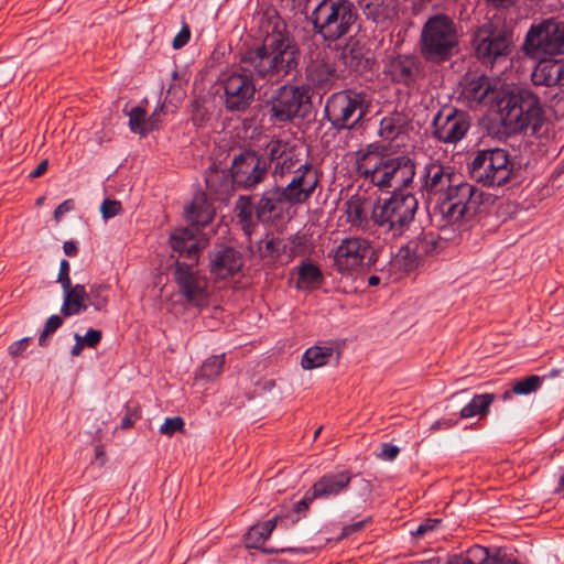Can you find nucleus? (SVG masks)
<instances>
[{"instance_id": "obj_1", "label": "nucleus", "mask_w": 564, "mask_h": 564, "mask_svg": "<svg viewBox=\"0 0 564 564\" xmlns=\"http://www.w3.org/2000/svg\"><path fill=\"white\" fill-rule=\"evenodd\" d=\"M357 169L366 180L381 189L408 187L415 176V165L410 158L387 154L376 144L358 151Z\"/></svg>"}, {"instance_id": "obj_2", "label": "nucleus", "mask_w": 564, "mask_h": 564, "mask_svg": "<svg viewBox=\"0 0 564 564\" xmlns=\"http://www.w3.org/2000/svg\"><path fill=\"white\" fill-rule=\"evenodd\" d=\"M248 59L254 74L276 80L296 68L299 50L289 35L276 33L269 35L263 46L249 52Z\"/></svg>"}, {"instance_id": "obj_3", "label": "nucleus", "mask_w": 564, "mask_h": 564, "mask_svg": "<svg viewBox=\"0 0 564 564\" xmlns=\"http://www.w3.org/2000/svg\"><path fill=\"white\" fill-rule=\"evenodd\" d=\"M458 42V28L446 14L432 15L422 28L421 53L426 61L440 63L448 59L456 53Z\"/></svg>"}, {"instance_id": "obj_4", "label": "nucleus", "mask_w": 564, "mask_h": 564, "mask_svg": "<svg viewBox=\"0 0 564 564\" xmlns=\"http://www.w3.org/2000/svg\"><path fill=\"white\" fill-rule=\"evenodd\" d=\"M356 20L354 7L347 0H321L312 12L315 30L332 42L346 35Z\"/></svg>"}, {"instance_id": "obj_5", "label": "nucleus", "mask_w": 564, "mask_h": 564, "mask_svg": "<svg viewBox=\"0 0 564 564\" xmlns=\"http://www.w3.org/2000/svg\"><path fill=\"white\" fill-rule=\"evenodd\" d=\"M417 205L413 194L394 193L390 198L377 202L375 225L393 237L401 236L413 221Z\"/></svg>"}, {"instance_id": "obj_6", "label": "nucleus", "mask_w": 564, "mask_h": 564, "mask_svg": "<svg viewBox=\"0 0 564 564\" xmlns=\"http://www.w3.org/2000/svg\"><path fill=\"white\" fill-rule=\"evenodd\" d=\"M503 122L514 131L535 133L543 122V110L539 98L528 89L512 94L505 107Z\"/></svg>"}, {"instance_id": "obj_7", "label": "nucleus", "mask_w": 564, "mask_h": 564, "mask_svg": "<svg viewBox=\"0 0 564 564\" xmlns=\"http://www.w3.org/2000/svg\"><path fill=\"white\" fill-rule=\"evenodd\" d=\"M469 172L477 183L488 187L501 186L512 175V163L506 150H482L473 159Z\"/></svg>"}, {"instance_id": "obj_8", "label": "nucleus", "mask_w": 564, "mask_h": 564, "mask_svg": "<svg viewBox=\"0 0 564 564\" xmlns=\"http://www.w3.org/2000/svg\"><path fill=\"white\" fill-rule=\"evenodd\" d=\"M525 53L534 58L564 53V22L554 18L534 23L524 41Z\"/></svg>"}, {"instance_id": "obj_9", "label": "nucleus", "mask_w": 564, "mask_h": 564, "mask_svg": "<svg viewBox=\"0 0 564 564\" xmlns=\"http://www.w3.org/2000/svg\"><path fill=\"white\" fill-rule=\"evenodd\" d=\"M325 111L335 128L352 129L366 113L365 98L351 90L338 91L328 98Z\"/></svg>"}, {"instance_id": "obj_10", "label": "nucleus", "mask_w": 564, "mask_h": 564, "mask_svg": "<svg viewBox=\"0 0 564 564\" xmlns=\"http://www.w3.org/2000/svg\"><path fill=\"white\" fill-rule=\"evenodd\" d=\"M254 70L249 65L248 57L242 61L239 69L223 75L226 107L229 110H243L253 100L256 85L253 83Z\"/></svg>"}, {"instance_id": "obj_11", "label": "nucleus", "mask_w": 564, "mask_h": 564, "mask_svg": "<svg viewBox=\"0 0 564 564\" xmlns=\"http://www.w3.org/2000/svg\"><path fill=\"white\" fill-rule=\"evenodd\" d=\"M476 193L475 186L466 182H453L447 187L446 198L441 206V210L448 224L459 228L460 221L477 203Z\"/></svg>"}, {"instance_id": "obj_12", "label": "nucleus", "mask_w": 564, "mask_h": 564, "mask_svg": "<svg viewBox=\"0 0 564 564\" xmlns=\"http://www.w3.org/2000/svg\"><path fill=\"white\" fill-rule=\"evenodd\" d=\"M511 42L509 32L485 24L475 36L476 55L484 64L492 65L498 58L508 55Z\"/></svg>"}, {"instance_id": "obj_13", "label": "nucleus", "mask_w": 564, "mask_h": 564, "mask_svg": "<svg viewBox=\"0 0 564 564\" xmlns=\"http://www.w3.org/2000/svg\"><path fill=\"white\" fill-rule=\"evenodd\" d=\"M470 128L466 112L443 109L433 119V137L446 144H456L464 139Z\"/></svg>"}, {"instance_id": "obj_14", "label": "nucleus", "mask_w": 564, "mask_h": 564, "mask_svg": "<svg viewBox=\"0 0 564 564\" xmlns=\"http://www.w3.org/2000/svg\"><path fill=\"white\" fill-rule=\"evenodd\" d=\"M371 252L370 242L361 237H349L340 241L334 252V265L340 272L361 268Z\"/></svg>"}, {"instance_id": "obj_15", "label": "nucleus", "mask_w": 564, "mask_h": 564, "mask_svg": "<svg viewBox=\"0 0 564 564\" xmlns=\"http://www.w3.org/2000/svg\"><path fill=\"white\" fill-rule=\"evenodd\" d=\"M311 98L305 86H283L279 88L271 101L272 116L278 121H289L294 118L304 101Z\"/></svg>"}, {"instance_id": "obj_16", "label": "nucleus", "mask_w": 564, "mask_h": 564, "mask_svg": "<svg viewBox=\"0 0 564 564\" xmlns=\"http://www.w3.org/2000/svg\"><path fill=\"white\" fill-rule=\"evenodd\" d=\"M174 279L180 293L187 302L202 305L207 299V280L192 265L177 262L174 270Z\"/></svg>"}, {"instance_id": "obj_17", "label": "nucleus", "mask_w": 564, "mask_h": 564, "mask_svg": "<svg viewBox=\"0 0 564 564\" xmlns=\"http://www.w3.org/2000/svg\"><path fill=\"white\" fill-rule=\"evenodd\" d=\"M318 182L317 171L308 163H300L289 184L281 191L291 204H301L311 197Z\"/></svg>"}, {"instance_id": "obj_18", "label": "nucleus", "mask_w": 564, "mask_h": 564, "mask_svg": "<svg viewBox=\"0 0 564 564\" xmlns=\"http://www.w3.org/2000/svg\"><path fill=\"white\" fill-rule=\"evenodd\" d=\"M267 173L265 162L253 152H245L235 158L231 176L237 185L251 188L259 184Z\"/></svg>"}, {"instance_id": "obj_19", "label": "nucleus", "mask_w": 564, "mask_h": 564, "mask_svg": "<svg viewBox=\"0 0 564 564\" xmlns=\"http://www.w3.org/2000/svg\"><path fill=\"white\" fill-rule=\"evenodd\" d=\"M346 221L350 227L369 230L375 225L377 214V202L366 192L356 193L344 204Z\"/></svg>"}, {"instance_id": "obj_20", "label": "nucleus", "mask_w": 564, "mask_h": 564, "mask_svg": "<svg viewBox=\"0 0 564 564\" xmlns=\"http://www.w3.org/2000/svg\"><path fill=\"white\" fill-rule=\"evenodd\" d=\"M498 82L481 75L477 77H466L462 83L460 99L468 107L473 108L486 99L496 101L501 97Z\"/></svg>"}, {"instance_id": "obj_21", "label": "nucleus", "mask_w": 564, "mask_h": 564, "mask_svg": "<svg viewBox=\"0 0 564 564\" xmlns=\"http://www.w3.org/2000/svg\"><path fill=\"white\" fill-rule=\"evenodd\" d=\"M336 80L335 66L322 55L312 59L306 67V85L310 88L318 90H329Z\"/></svg>"}, {"instance_id": "obj_22", "label": "nucleus", "mask_w": 564, "mask_h": 564, "mask_svg": "<svg viewBox=\"0 0 564 564\" xmlns=\"http://www.w3.org/2000/svg\"><path fill=\"white\" fill-rule=\"evenodd\" d=\"M351 480L348 470L325 474L311 489L310 499H330L344 492Z\"/></svg>"}, {"instance_id": "obj_23", "label": "nucleus", "mask_w": 564, "mask_h": 564, "mask_svg": "<svg viewBox=\"0 0 564 564\" xmlns=\"http://www.w3.org/2000/svg\"><path fill=\"white\" fill-rule=\"evenodd\" d=\"M243 265L240 252L230 247H221L210 258V272L217 279L237 274Z\"/></svg>"}, {"instance_id": "obj_24", "label": "nucleus", "mask_w": 564, "mask_h": 564, "mask_svg": "<svg viewBox=\"0 0 564 564\" xmlns=\"http://www.w3.org/2000/svg\"><path fill=\"white\" fill-rule=\"evenodd\" d=\"M292 205L281 188L265 191L257 206V218L262 223H270L281 218Z\"/></svg>"}, {"instance_id": "obj_25", "label": "nucleus", "mask_w": 564, "mask_h": 564, "mask_svg": "<svg viewBox=\"0 0 564 564\" xmlns=\"http://www.w3.org/2000/svg\"><path fill=\"white\" fill-rule=\"evenodd\" d=\"M338 358V345L330 341L307 348L303 354L301 365L304 369L312 370L337 361Z\"/></svg>"}, {"instance_id": "obj_26", "label": "nucleus", "mask_w": 564, "mask_h": 564, "mask_svg": "<svg viewBox=\"0 0 564 564\" xmlns=\"http://www.w3.org/2000/svg\"><path fill=\"white\" fill-rule=\"evenodd\" d=\"M422 188L427 193H441L453 183L452 174L437 163H429L424 166L420 176Z\"/></svg>"}, {"instance_id": "obj_27", "label": "nucleus", "mask_w": 564, "mask_h": 564, "mask_svg": "<svg viewBox=\"0 0 564 564\" xmlns=\"http://www.w3.org/2000/svg\"><path fill=\"white\" fill-rule=\"evenodd\" d=\"M359 6L376 24H384L397 15V0H360Z\"/></svg>"}, {"instance_id": "obj_28", "label": "nucleus", "mask_w": 564, "mask_h": 564, "mask_svg": "<svg viewBox=\"0 0 564 564\" xmlns=\"http://www.w3.org/2000/svg\"><path fill=\"white\" fill-rule=\"evenodd\" d=\"M170 240L174 251L186 254L189 259L195 258L197 251L205 246L204 240L196 238L193 229L189 228L174 230Z\"/></svg>"}, {"instance_id": "obj_29", "label": "nucleus", "mask_w": 564, "mask_h": 564, "mask_svg": "<svg viewBox=\"0 0 564 564\" xmlns=\"http://www.w3.org/2000/svg\"><path fill=\"white\" fill-rule=\"evenodd\" d=\"M215 210L204 193L194 195L192 203L185 208L186 219L197 226H206L213 220Z\"/></svg>"}, {"instance_id": "obj_30", "label": "nucleus", "mask_w": 564, "mask_h": 564, "mask_svg": "<svg viewBox=\"0 0 564 564\" xmlns=\"http://www.w3.org/2000/svg\"><path fill=\"white\" fill-rule=\"evenodd\" d=\"M86 299L87 292L82 284L69 285L68 289H63L61 313L64 316H72L84 312L87 308Z\"/></svg>"}, {"instance_id": "obj_31", "label": "nucleus", "mask_w": 564, "mask_h": 564, "mask_svg": "<svg viewBox=\"0 0 564 564\" xmlns=\"http://www.w3.org/2000/svg\"><path fill=\"white\" fill-rule=\"evenodd\" d=\"M278 517L258 523L249 529L245 543L249 549H261L276 527Z\"/></svg>"}, {"instance_id": "obj_32", "label": "nucleus", "mask_w": 564, "mask_h": 564, "mask_svg": "<svg viewBox=\"0 0 564 564\" xmlns=\"http://www.w3.org/2000/svg\"><path fill=\"white\" fill-rule=\"evenodd\" d=\"M417 70L416 59L410 55H401L391 61L389 73L394 80L408 83Z\"/></svg>"}, {"instance_id": "obj_33", "label": "nucleus", "mask_w": 564, "mask_h": 564, "mask_svg": "<svg viewBox=\"0 0 564 564\" xmlns=\"http://www.w3.org/2000/svg\"><path fill=\"white\" fill-rule=\"evenodd\" d=\"M282 144L280 141H273L270 144V155L272 160H276L275 163V172L281 175L292 173L294 169H296L297 160H295L291 152H285L284 150L280 155L276 156L278 152L281 150Z\"/></svg>"}, {"instance_id": "obj_34", "label": "nucleus", "mask_w": 564, "mask_h": 564, "mask_svg": "<svg viewBox=\"0 0 564 564\" xmlns=\"http://www.w3.org/2000/svg\"><path fill=\"white\" fill-rule=\"evenodd\" d=\"M556 59H541L532 72L535 85L555 86Z\"/></svg>"}, {"instance_id": "obj_35", "label": "nucleus", "mask_w": 564, "mask_h": 564, "mask_svg": "<svg viewBox=\"0 0 564 564\" xmlns=\"http://www.w3.org/2000/svg\"><path fill=\"white\" fill-rule=\"evenodd\" d=\"M495 400V394L482 393L475 395L468 404H466L459 412L462 419H470L476 415H485L488 412L490 404Z\"/></svg>"}, {"instance_id": "obj_36", "label": "nucleus", "mask_w": 564, "mask_h": 564, "mask_svg": "<svg viewBox=\"0 0 564 564\" xmlns=\"http://www.w3.org/2000/svg\"><path fill=\"white\" fill-rule=\"evenodd\" d=\"M225 364V354L212 356L207 358L197 372V378L206 381H213L218 378L223 371Z\"/></svg>"}, {"instance_id": "obj_37", "label": "nucleus", "mask_w": 564, "mask_h": 564, "mask_svg": "<svg viewBox=\"0 0 564 564\" xmlns=\"http://www.w3.org/2000/svg\"><path fill=\"white\" fill-rule=\"evenodd\" d=\"M127 115L129 117V128L133 133L144 137L151 132V126H148L147 111L143 108L134 107Z\"/></svg>"}, {"instance_id": "obj_38", "label": "nucleus", "mask_w": 564, "mask_h": 564, "mask_svg": "<svg viewBox=\"0 0 564 564\" xmlns=\"http://www.w3.org/2000/svg\"><path fill=\"white\" fill-rule=\"evenodd\" d=\"M436 240L433 235H424L416 240L411 241L406 250L412 251L415 258H422L436 249Z\"/></svg>"}, {"instance_id": "obj_39", "label": "nucleus", "mask_w": 564, "mask_h": 564, "mask_svg": "<svg viewBox=\"0 0 564 564\" xmlns=\"http://www.w3.org/2000/svg\"><path fill=\"white\" fill-rule=\"evenodd\" d=\"M238 218L242 225V229L246 235L250 236L252 231L253 220V207L250 198L240 197L237 202Z\"/></svg>"}, {"instance_id": "obj_40", "label": "nucleus", "mask_w": 564, "mask_h": 564, "mask_svg": "<svg viewBox=\"0 0 564 564\" xmlns=\"http://www.w3.org/2000/svg\"><path fill=\"white\" fill-rule=\"evenodd\" d=\"M322 281L321 270L312 264L304 263L300 267L299 270V284L303 288H312L316 286Z\"/></svg>"}, {"instance_id": "obj_41", "label": "nucleus", "mask_w": 564, "mask_h": 564, "mask_svg": "<svg viewBox=\"0 0 564 564\" xmlns=\"http://www.w3.org/2000/svg\"><path fill=\"white\" fill-rule=\"evenodd\" d=\"M285 245L279 238H267L259 242V252L262 258L275 259L284 250Z\"/></svg>"}, {"instance_id": "obj_42", "label": "nucleus", "mask_w": 564, "mask_h": 564, "mask_svg": "<svg viewBox=\"0 0 564 564\" xmlns=\"http://www.w3.org/2000/svg\"><path fill=\"white\" fill-rule=\"evenodd\" d=\"M541 382L542 381L539 376L532 375L517 381L513 386V391L516 394H530L540 388Z\"/></svg>"}, {"instance_id": "obj_43", "label": "nucleus", "mask_w": 564, "mask_h": 564, "mask_svg": "<svg viewBox=\"0 0 564 564\" xmlns=\"http://www.w3.org/2000/svg\"><path fill=\"white\" fill-rule=\"evenodd\" d=\"M108 285L106 284H94L90 286L91 305L97 310L101 311L106 307L108 299L106 293Z\"/></svg>"}, {"instance_id": "obj_44", "label": "nucleus", "mask_w": 564, "mask_h": 564, "mask_svg": "<svg viewBox=\"0 0 564 564\" xmlns=\"http://www.w3.org/2000/svg\"><path fill=\"white\" fill-rule=\"evenodd\" d=\"M184 427V421L180 416L166 417L163 424L160 426V433L164 435H173L176 432L182 431Z\"/></svg>"}, {"instance_id": "obj_45", "label": "nucleus", "mask_w": 564, "mask_h": 564, "mask_svg": "<svg viewBox=\"0 0 564 564\" xmlns=\"http://www.w3.org/2000/svg\"><path fill=\"white\" fill-rule=\"evenodd\" d=\"M121 203L118 200L106 199L101 204L100 212L105 219L117 216L121 212Z\"/></svg>"}, {"instance_id": "obj_46", "label": "nucleus", "mask_w": 564, "mask_h": 564, "mask_svg": "<svg viewBox=\"0 0 564 564\" xmlns=\"http://www.w3.org/2000/svg\"><path fill=\"white\" fill-rule=\"evenodd\" d=\"M62 324H63V318L59 315H52L47 319V322L45 324V329H44L43 334L39 338L40 345H44L45 337L48 334L54 333L57 328H59L62 326Z\"/></svg>"}, {"instance_id": "obj_47", "label": "nucleus", "mask_w": 564, "mask_h": 564, "mask_svg": "<svg viewBox=\"0 0 564 564\" xmlns=\"http://www.w3.org/2000/svg\"><path fill=\"white\" fill-rule=\"evenodd\" d=\"M69 263L67 260L63 259L59 263V271L57 275V282L62 285V289H68L72 285L69 278Z\"/></svg>"}, {"instance_id": "obj_48", "label": "nucleus", "mask_w": 564, "mask_h": 564, "mask_svg": "<svg viewBox=\"0 0 564 564\" xmlns=\"http://www.w3.org/2000/svg\"><path fill=\"white\" fill-rule=\"evenodd\" d=\"M85 346L94 348L101 339V332L97 329H89L85 336H82Z\"/></svg>"}, {"instance_id": "obj_49", "label": "nucleus", "mask_w": 564, "mask_h": 564, "mask_svg": "<svg viewBox=\"0 0 564 564\" xmlns=\"http://www.w3.org/2000/svg\"><path fill=\"white\" fill-rule=\"evenodd\" d=\"M399 452L400 449L398 446L384 443L381 446L380 458L384 460H393L398 456Z\"/></svg>"}, {"instance_id": "obj_50", "label": "nucleus", "mask_w": 564, "mask_h": 564, "mask_svg": "<svg viewBox=\"0 0 564 564\" xmlns=\"http://www.w3.org/2000/svg\"><path fill=\"white\" fill-rule=\"evenodd\" d=\"M29 341H30V337H24V338H22L20 340H17V341L12 343L9 346V354L12 357L20 356L26 349V347L29 345Z\"/></svg>"}, {"instance_id": "obj_51", "label": "nucleus", "mask_w": 564, "mask_h": 564, "mask_svg": "<svg viewBox=\"0 0 564 564\" xmlns=\"http://www.w3.org/2000/svg\"><path fill=\"white\" fill-rule=\"evenodd\" d=\"M189 36H191V33H189L188 28L183 26L182 30L176 34V36L173 40V47L174 48L183 47L189 41Z\"/></svg>"}, {"instance_id": "obj_52", "label": "nucleus", "mask_w": 564, "mask_h": 564, "mask_svg": "<svg viewBox=\"0 0 564 564\" xmlns=\"http://www.w3.org/2000/svg\"><path fill=\"white\" fill-rule=\"evenodd\" d=\"M74 207V202L72 199H66L63 203H61L54 212V217L56 220H59L61 217L72 210Z\"/></svg>"}, {"instance_id": "obj_53", "label": "nucleus", "mask_w": 564, "mask_h": 564, "mask_svg": "<svg viewBox=\"0 0 564 564\" xmlns=\"http://www.w3.org/2000/svg\"><path fill=\"white\" fill-rule=\"evenodd\" d=\"M555 86H564V61L556 59Z\"/></svg>"}, {"instance_id": "obj_54", "label": "nucleus", "mask_w": 564, "mask_h": 564, "mask_svg": "<svg viewBox=\"0 0 564 564\" xmlns=\"http://www.w3.org/2000/svg\"><path fill=\"white\" fill-rule=\"evenodd\" d=\"M47 166H48L47 160L41 161L40 164L36 166V169L30 173V177L36 178V177L41 176L42 174L45 173V171L47 170Z\"/></svg>"}, {"instance_id": "obj_55", "label": "nucleus", "mask_w": 564, "mask_h": 564, "mask_svg": "<svg viewBox=\"0 0 564 564\" xmlns=\"http://www.w3.org/2000/svg\"><path fill=\"white\" fill-rule=\"evenodd\" d=\"M454 424H455L454 421L447 420V419H443V420L435 421L431 425V430H441V429L447 430V429H451Z\"/></svg>"}, {"instance_id": "obj_56", "label": "nucleus", "mask_w": 564, "mask_h": 564, "mask_svg": "<svg viewBox=\"0 0 564 564\" xmlns=\"http://www.w3.org/2000/svg\"><path fill=\"white\" fill-rule=\"evenodd\" d=\"M63 249L64 252L69 257L76 256L78 251L77 243L75 241H65Z\"/></svg>"}, {"instance_id": "obj_57", "label": "nucleus", "mask_w": 564, "mask_h": 564, "mask_svg": "<svg viewBox=\"0 0 564 564\" xmlns=\"http://www.w3.org/2000/svg\"><path fill=\"white\" fill-rule=\"evenodd\" d=\"M74 337H75L76 343H75V345L73 346V348H72V351H70V352H72V355H73V356H79V355H80V352H82V350H83V348L85 347V345H84V343H83V338H82V336H80V335L75 334V336H74Z\"/></svg>"}, {"instance_id": "obj_58", "label": "nucleus", "mask_w": 564, "mask_h": 564, "mask_svg": "<svg viewBox=\"0 0 564 564\" xmlns=\"http://www.w3.org/2000/svg\"><path fill=\"white\" fill-rule=\"evenodd\" d=\"M310 498H311V491H308L306 494V496L296 503V510L301 511V510L306 509L308 507V503L313 500Z\"/></svg>"}, {"instance_id": "obj_59", "label": "nucleus", "mask_w": 564, "mask_h": 564, "mask_svg": "<svg viewBox=\"0 0 564 564\" xmlns=\"http://www.w3.org/2000/svg\"><path fill=\"white\" fill-rule=\"evenodd\" d=\"M440 523V520L437 519H427L423 522V525L425 527L426 532L434 530Z\"/></svg>"}, {"instance_id": "obj_60", "label": "nucleus", "mask_w": 564, "mask_h": 564, "mask_svg": "<svg viewBox=\"0 0 564 564\" xmlns=\"http://www.w3.org/2000/svg\"><path fill=\"white\" fill-rule=\"evenodd\" d=\"M134 423V419L132 416V414H126L122 420H121V426L123 429H128V427H131Z\"/></svg>"}, {"instance_id": "obj_61", "label": "nucleus", "mask_w": 564, "mask_h": 564, "mask_svg": "<svg viewBox=\"0 0 564 564\" xmlns=\"http://www.w3.org/2000/svg\"><path fill=\"white\" fill-rule=\"evenodd\" d=\"M160 124V117H156L155 115H151L148 117V126H151V131L159 128Z\"/></svg>"}, {"instance_id": "obj_62", "label": "nucleus", "mask_w": 564, "mask_h": 564, "mask_svg": "<svg viewBox=\"0 0 564 564\" xmlns=\"http://www.w3.org/2000/svg\"><path fill=\"white\" fill-rule=\"evenodd\" d=\"M95 456H96V459L100 460L101 463L105 462L106 453L101 445L96 446Z\"/></svg>"}, {"instance_id": "obj_63", "label": "nucleus", "mask_w": 564, "mask_h": 564, "mask_svg": "<svg viewBox=\"0 0 564 564\" xmlns=\"http://www.w3.org/2000/svg\"><path fill=\"white\" fill-rule=\"evenodd\" d=\"M488 564H518L512 561H503V560H492Z\"/></svg>"}, {"instance_id": "obj_64", "label": "nucleus", "mask_w": 564, "mask_h": 564, "mask_svg": "<svg viewBox=\"0 0 564 564\" xmlns=\"http://www.w3.org/2000/svg\"><path fill=\"white\" fill-rule=\"evenodd\" d=\"M451 564H474V563L470 560L460 558V560H456L454 562H451Z\"/></svg>"}]
</instances>
